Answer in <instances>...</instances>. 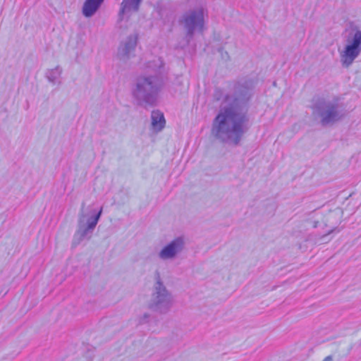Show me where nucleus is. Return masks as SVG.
Returning <instances> with one entry per match:
<instances>
[{"label": "nucleus", "mask_w": 361, "mask_h": 361, "mask_svg": "<svg viewBox=\"0 0 361 361\" xmlns=\"http://www.w3.org/2000/svg\"><path fill=\"white\" fill-rule=\"evenodd\" d=\"M250 98L246 92L243 98H236L234 102L226 108L221 109L212 124V133L223 142L238 144L246 130L247 121L245 103Z\"/></svg>", "instance_id": "1"}, {"label": "nucleus", "mask_w": 361, "mask_h": 361, "mask_svg": "<svg viewBox=\"0 0 361 361\" xmlns=\"http://www.w3.org/2000/svg\"><path fill=\"white\" fill-rule=\"evenodd\" d=\"M163 85L162 79L157 74H142L134 82L131 91L133 98L140 106H153Z\"/></svg>", "instance_id": "2"}, {"label": "nucleus", "mask_w": 361, "mask_h": 361, "mask_svg": "<svg viewBox=\"0 0 361 361\" xmlns=\"http://www.w3.org/2000/svg\"><path fill=\"white\" fill-rule=\"evenodd\" d=\"M207 16V11L203 6L188 10L183 14L179 22L185 33V45L189 44L196 32L202 33L204 30Z\"/></svg>", "instance_id": "3"}, {"label": "nucleus", "mask_w": 361, "mask_h": 361, "mask_svg": "<svg viewBox=\"0 0 361 361\" xmlns=\"http://www.w3.org/2000/svg\"><path fill=\"white\" fill-rule=\"evenodd\" d=\"M173 303V298L171 293L159 279L154 286L149 307L159 313H166L172 307Z\"/></svg>", "instance_id": "4"}, {"label": "nucleus", "mask_w": 361, "mask_h": 361, "mask_svg": "<svg viewBox=\"0 0 361 361\" xmlns=\"http://www.w3.org/2000/svg\"><path fill=\"white\" fill-rule=\"evenodd\" d=\"M341 63L343 67L348 68L361 53V31L357 30L346 39V44L342 49H338Z\"/></svg>", "instance_id": "5"}, {"label": "nucleus", "mask_w": 361, "mask_h": 361, "mask_svg": "<svg viewBox=\"0 0 361 361\" xmlns=\"http://www.w3.org/2000/svg\"><path fill=\"white\" fill-rule=\"evenodd\" d=\"M84 206L85 203H82L78 221L79 228L73 238L74 245L79 244L90 232L94 230L102 212V209L101 208L97 214L86 219V215L84 213Z\"/></svg>", "instance_id": "6"}, {"label": "nucleus", "mask_w": 361, "mask_h": 361, "mask_svg": "<svg viewBox=\"0 0 361 361\" xmlns=\"http://www.w3.org/2000/svg\"><path fill=\"white\" fill-rule=\"evenodd\" d=\"M314 113L321 118V121L324 125L334 123L342 116L338 105L330 102L319 103L316 106Z\"/></svg>", "instance_id": "7"}, {"label": "nucleus", "mask_w": 361, "mask_h": 361, "mask_svg": "<svg viewBox=\"0 0 361 361\" xmlns=\"http://www.w3.org/2000/svg\"><path fill=\"white\" fill-rule=\"evenodd\" d=\"M185 242L182 238H177L166 245L158 253L159 259H174L183 250Z\"/></svg>", "instance_id": "8"}, {"label": "nucleus", "mask_w": 361, "mask_h": 361, "mask_svg": "<svg viewBox=\"0 0 361 361\" xmlns=\"http://www.w3.org/2000/svg\"><path fill=\"white\" fill-rule=\"evenodd\" d=\"M137 42V35L132 34L123 40L118 48V56L121 60L126 61L134 54Z\"/></svg>", "instance_id": "9"}, {"label": "nucleus", "mask_w": 361, "mask_h": 361, "mask_svg": "<svg viewBox=\"0 0 361 361\" xmlns=\"http://www.w3.org/2000/svg\"><path fill=\"white\" fill-rule=\"evenodd\" d=\"M142 0H123L121 4L119 16H130L132 13L138 11Z\"/></svg>", "instance_id": "10"}, {"label": "nucleus", "mask_w": 361, "mask_h": 361, "mask_svg": "<svg viewBox=\"0 0 361 361\" xmlns=\"http://www.w3.org/2000/svg\"><path fill=\"white\" fill-rule=\"evenodd\" d=\"M166 121L160 111H152L151 114V129L155 133L160 132L165 127Z\"/></svg>", "instance_id": "11"}, {"label": "nucleus", "mask_w": 361, "mask_h": 361, "mask_svg": "<svg viewBox=\"0 0 361 361\" xmlns=\"http://www.w3.org/2000/svg\"><path fill=\"white\" fill-rule=\"evenodd\" d=\"M104 0H85L82 12L85 17L90 18L95 14Z\"/></svg>", "instance_id": "12"}, {"label": "nucleus", "mask_w": 361, "mask_h": 361, "mask_svg": "<svg viewBox=\"0 0 361 361\" xmlns=\"http://www.w3.org/2000/svg\"><path fill=\"white\" fill-rule=\"evenodd\" d=\"M61 68L59 66H56L47 72V78L49 82L56 83L61 77Z\"/></svg>", "instance_id": "13"}, {"label": "nucleus", "mask_w": 361, "mask_h": 361, "mask_svg": "<svg viewBox=\"0 0 361 361\" xmlns=\"http://www.w3.org/2000/svg\"><path fill=\"white\" fill-rule=\"evenodd\" d=\"M163 66V61L159 58L154 59L152 61H150L147 64V67L152 71H156L157 70L161 68Z\"/></svg>", "instance_id": "14"}, {"label": "nucleus", "mask_w": 361, "mask_h": 361, "mask_svg": "<svg viewBox=\"0 0 361 361\" xmlns=\"http://www.w3.org/2000/svg\"><path fill=\"white\" fill-rule=\"evenodd\" d=\"M331 357L328 356L324 360V361H331Z\"/></svg>", "instance_id": "15"}]
</instances>
